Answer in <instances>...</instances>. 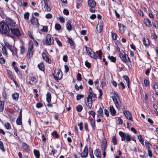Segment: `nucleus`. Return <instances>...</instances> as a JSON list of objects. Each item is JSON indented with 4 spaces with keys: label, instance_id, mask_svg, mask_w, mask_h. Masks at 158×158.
Instances as JSON below:
<instances>
[{
    "label": "nucleus",
    "instance_id": "a878e982",
    "mask_svg": "<svg viewBox=\"0 0 158 158\" xmlns=\"http://www.w3.org/2000/svg\"><path fill=\"white\" fill-rule=\"evenodd\" d=\"M67 38L68 40V42L69 43L71 46H73L75 44L74 41L71 38L67 37Z\"/></svg>",
    "mask_w": 158,
    "mask_h": 158
},
{
    "label": "nucleus",
    "instance_id": "72a5a7b5",
    "mask_svg": "<svg viewBox=\"0 0 158 158\" xmlns=\"http://www.w3.org/2000/svg\"><path fill=\"white\" fill-rule=\"evenodd\" d=\"M111 142H112L114 145L117 144V141L115 136H113L112 137Z\"/></svg>",
    "mask_w": 158,
    "mask_h": 158
},
{
    "label": "nucleus",
    "instance_id": "e433bc0d",
    "mask_svg": "<svg viewBox=\"0 0 158 158\" xmlns=\"http://www.w3.org/2000/svg\"><path fill=\"white\" fill-rule=\"evenodd\" d=\"M0 149L3 152L5 151V150L3 146V143L2 141H0Z\"/></svg>",
    "mask_w": 158,
    "mask_h": 158
},
{
    "label": "nucleus",
    "instance_id": "4c0bfd02",
    "mask_svg": "<svg viewBox=\"0 0 158 158\" xmlns=\"http://www.w3.org/2000/svg\"><path fill=\"white\" fill-rule=\"evenodd\" d=\"M44 8L45 10L48 12L50 11L51 10V7L49 6V5H44Z\"/></svg>",
    "mask_w": 158,
    "mask_h": 158
},
{
    "label": "nucleus",
    "instance_id": "f03ea898",
    "mask_svg": "<svg viewBox=\"0 0 158 158\" xmlns=\"http://www.w3.org/2000/svg\"><path fill=\"white\" fill-rule=\"evenodd\" d=\"M10 31H11V36L13 37H19L21 35V33L19 30L18 28H10ZM11 36V35H10Z\"/></svg>",
    "mask_w": 158,
    "mask_h": 158
},
{
    "label": "nucleus",
    "instance_id": "dca6fc26",
    "mask_svg": "<svg viewBox=\"0 0 158 158\" xmlns=\"http://www.w3.org/2000/svg\"><path fill=\"white\" fill-rule=\"evenodd\" d=\"M143 22L146 25L149 27H150L152 26L150 21L148 19H144Z\"/></svg>",
    "mask_w": 158,
    "mask_h": 158
},
{
    "label": "nucleus",
    "instance_id": "4d7b16f0",
    "mask_svg": "<svg viewBox=\"0 0 158 158\" xmlns=\"http://www.w3.org/2000/svg\"><path fill=\"white\" fill-rule=\"evenodd\" d=\"M43 104L40 102H38L36 104V107L38 108L43 107Z\"/></svg>",
    "mask_w": 158,
    "mask_h": 158
},
{
    "label": "nucleus",
    "instance_id": "7ed1b4c3",
    "mask_svg": "<svg viewBox=\"0 0 158 158\" xmlns=\"http://www.w3.org/2000/svg\"><path fill=\"white\" fill-rule=\"evenodd\" d=\"M53 76L54 78L56 80H58L61 79L62 77V73L59 69H56L54 71Z\"/></svg>",
    "mask_w": 158,
    "mask_h": 158
},
{
    "label": "nucleus",
    "instance_id": "473e14b6",
    "mask_svg": "<svg viewBox=\"0 0 158 158\" xmlns=\"http://www.w3.org/2000/svg\"><path fill=\"white\" fill-rule=\"evenodd\" d=\"M4 105V103L0 100V112H2L3 110Z\"/></svg>",
    "mask_w": 158,
    "mask_h": 158
},
{
    "label": "nucleus",
    "instance_id": "cd10ccee",
    "mask_svg": "<svg viewBox=\"0 0 158 158\" xmlns=\"http://www.w3.org/2000/svg\"><path fill=\"white\" fill-rule=\"evenodd\" d=\"M2 45V53L3 54H5L6 56H7V50H6V48L5 46L4 45Z\"/></svg>",
    "mask_w": 158,
    "mask_h": 158
},
{
    "label": "nucleus",
    "instance_id": "0eeeda50",
    "mask_svg": "<svg viewBox=\"0 0 158 158\" xmlns=\"http://www.w3.org/2000/svg\"><path fill=\"white\" fill-rule=\"evenodd\" d=\"M119 56L123 62L126 63H127L128 62L127 59V57H128L127 55L126 54L123 55L122 53L120 52L119 54Z\"/></svg>",
    "mask_w": 158,
    "mask_h": 158
},
{
    "label": "nucleus",
    "instance_id": "6e6552de",
    "mask_svg": "<svg viewBox=\"0 0 158 158\" xmlns=\"http://www.w3.org/2000/svg\"><path fill=\"white\" fill-rule=\"evenodd\" d=\"M30 20L32 25L37 26V27L39 26L38 21L37 18L32 16Z\"/></svg>",
    "mask_w": 158,
    "mask_h": 158
},
{
    "label": "nucleus",
    "instance_id": "a19ab883",
    "mask_svg": "<svg viewBox=\"0 0 158 158\" xmlns=\"http://www.w3.org/2000/svg\"><path fill=\"white\" fill-rule=\"evenodd\" d=\"M33 54V52L32 51H28L27 54V57L30 58Z\"/></svg>",
    "mask_w": 158,
    "mask_h": 158
},
{
    "label": "nucleus",
    "instance_id": "2eb2a0df",
    "mask_svg": "<svg viewBox=\"0 0 158 158\" xmlns=\"http://www.w3.org/2000/svg\"><path fill=\"white\" fill-rule=\"evenodd\" d=\"M94 154L97 158H101V154L99 149H96L94 151Z\"/></svg>",
    "mask_w": 158,
    "mask_h": 158
},
{
    "label": "nucleus",
    "instance_id": "13d9d810",
    "mask_svg": "<svg viewBox=\"0 0 158 158\" xmlns=\"http://www.w3.org/2000/svg\"><path fill=\"white\" fill-rule=\"evenodd\" d=\"M123 77L127 82V83H129L130 82V80L128 76L125 75L123 76Z\"/></svg>",
    "mask_w": 158,
    "mask_h": 158
},
{
    "label": "nucleus",
    "instance_id": "7c9ffc66",
    "mask_svg": "<svg viewBox=\"0 0 158 158\" xmlns=\"http://www.w3.org/2000/svg\"><path fill=\"white\" fill-rule=\"evenodd\" d=\"M7 72L11 79H13V78L14 77L12 72L10 70L8 69L7 70Z\"/></svg>",
    "mask_w": 158,
    "mask_h": 158
},
{
    "label": "nucleus",
    "instance_id": "2f4dec72",
    "mask_svg": "<svg viewBox=\"0 0 158 158\" xmlns=\"http://www.w3.org/2000/svg\"><path fill=\"white\" fill-rule=\"evenodd\" d=\"M96 53L98 55V57L99 58L101 59L102 57V53L101 50H99L98 51H97Z\"/></svg>",
    "mask_w": 158,
    "mask_h": 158
},
{
    "label": "nucleus",
    "instance_id": "bf43d9fd",
    "mask_svg": "<svg viewBox=\"0 0 158 158\" xmlns=\"http://www.w3.org/2000/svg\"><path fill=\"white\" fill-rule=\"evenodd\" d=\"M45 17L47 19H51L52 17V15L50 13H48L46 15Z\"/></svg>",
    "mask_w": 158,
    "mask_h": 158
},
{
    "label": "nucleus",
    "instance_id": "338daca9",
    "mask_svg": "<svg viewBox=\"0 0 158 158\" xmlns=\"http://www.w3.org/2000/svg\"><path fill=\"white\" fill-rule=\"evenodd\" d=\"M148 155L150 157H151L152 156V151L150 149H148Z\"/></svg>",
    "mask_w": 158,
    "mask_h": 158
},
{
    "label": "nucleus",
    "instance_id": "de8ad7c7",
    "mask_svg": "<svg viewBox=\"0 0 158 158\" xmlns=\"http://www.w3.org/2000/svg\"><path fill=\"white\" fill-rule=\"evenodd\" d=\"M89 115H91L94 119H95V115L96 114L95 111L93 110L90 111L89 113Z\"/></svg>",
    "mask_w": 158,
    "mask_h": 158
},
{
    "label": "nucleus",
    "instance_id": "a211bd4d",
    "mask_svg": "<svg viewBox=\"0 0 158 158\" xmlns=\"http://www.w3.org/2000/svg\"><path fill=\"white\" fill-rule=\"evenodd\" d=\"M71 21L70 20H68L66 22V27L67 29L69 31H71L72 29V27L71 24Z\"/></svg>",
    "mask_w": 158,
    "mask_h": 158
},
{
    "label": "nucleus",
    "instance_id": "680f3d73",
    "mask_svg": "<svg viewBox=\"0 0 158 158\" xmlns=\"http://www.w3.org/2000/svg\"><path fill=\"white\" fill-rule=\"evenodd\" d=\"M64 14L67 15H69V10L66 9H64L63 10Z\"/></svg>",
    "mask_w": 158,
    "mask_h": 158
},
{
    "label": "nucleus",
    "instance_id": "bb28decb",
    "mask_svg": "<svg viewBox=\"0 0 158 158\" xmlns=\"http://www.w3.org/2000/svg\"><path fill=\"white\" fill-rule=\"evenodd\" d=\"M108 59L111 60V61L114 63H115L116 61V57H114L113 56H108Z\"/></svg>",
    "mask_w": 158,
    "mask_h": 158
},
{
    "label": "nucleus",
    "instance_id": "09e8293b",
    "mask_svg": "<svg viewBox=\"0 0 158 158\" xmlns=\"http://www.w3.org/2000/svg\"><path fill=\"white\" fill-rule=\"evenodd\" d=\"M52 135L53 136H55L56 138H58L59 137L57 131H55L52 133Z\"/></svg>",
    "mask_w": 158,
    "mask_h": 158
},
{
    "label": "nucleus",
    "instance_id": "052dcab7",
    "mask_svg": "<svg viewBox=\"0 0 158 158\" xmlns=\"http://www.w3.org/2000/svg\"><path fill=\"white\" fill-rule=\"evenodd\" d=\"M5 60L3 57L0 58V63L1 64H4L5 63Z\"/></svg>",
    "mask_w": 158,
    "mask_h": 158
},
{
    "label": "nucleus",
    "instance_id": "c756f323",
    "mask_svg": "<svg viewBox=\"0 0 158 158\" xmlns=\"http://www.w3.org/2000/svg\"><path fill=\"white\" fill-rule=\"evenodd\" d=\"M13 99L15 100H17L18 99L19 97V95L18 93H15L12 95Z\"/></svg>",
    "mask_w": 158,
    "mask_h": 158
},
{
    "label": "nucleus",
    "instance_id": "39448f33",
    "mask_svg": "<svg viewBox=\"0 0 158 158\" xmlns=\"http://www.w3.org/2000/svg\"><path fill=\"white\" fill-rule=\"evenodd\" d=\"M45 42L46 44L48 45L53 44L54 40L51 35L49 34L46 35Z\"/></svg>",
    "mask_w": 158,
    "mask_h": 158
},
{
    "label": "nucleus",
    "instance_id": "423d86ee",
    "mask_svg": "<svg viewBox=\"0 0 158 158\" xmlns=\"http://www.w3.org/2000/svg\"><path fill=\"white\" fill-rule=\"evenodd\" d=\"M6 22L5 23L8 25V26H10V28L14 27L15 26V22L10 18H7L6 19Z\"/></svg>",
    "mask_w": 158,
    "mask_h": 158
},
{
    "label": "nucleus",
    "instance_id": "c85d7f7f",
    "mask_svg": "<svg viewBox=\"0 0 158 158\" xmlns=\"http://www.w3.org/2000/svg\"><path fill=\"white\" fill-rule=\"evenodd\" d=\"M85 105L86 106L89 107V109H91L92 106V100L91 99V101L89 102H85Z\"/></svg>",
    "mask_w": 158,
    "mask_h": 158
},
{
    "label": "nucleus",
    "instance_id": "393cba45",
    "mask_svg": "<svg viewBox=\"0 0 158 158\" xmlns=\"http://www.w3.org/2000/svg\"><path fill=\"white\" fill-rule=\"evenodd\" d=\"M143 43L146 47L148 46L149 44L148 39V38L145 39V38H144L143 40Z\"/></svg>",
    "mask_w": 158,
    "mask_h": 158
},
{
    "label": "nucleus",
    "instance_id": "1a4fd4ad",
    "mask_svg": "<svg viewBox=\"0 0 158 158\" xmlns=\"http://www.w3.org/2000/svg\"><path fill=\"white\" fill-rule=\"evenodd\" d=\"M88 154V148L87 146H85L83 152L81 154V156L82 158H86Z\"/></svg>",
    "mask_w": 158,
    "mask_h": 158
},
{
    "label": "nucleus",
    "instance_id": "58836bf2",
    "mask_svg": "<svg viewBox=\"0 0 158 158\" xmlns=\"http://www.w3.org/2000/svg\"><path fill=\"white\" fill-rule=\"evenodd\" d=\"M76 109L78 112H80L82 111L83 109V107L81 105H79L77 106Z\"/></svg>",
    "mask_w": 158,
    "mask_h": 158
},
{
    "label": "nucleus",
    "instance_id": "774afa93",
    "mask_svg": "<svg viewBox=\"0 0 158 158\" xmlns=\"http://www.w3.org/2000/svg\"><path fill=\"white\" fill-rule=\"evenodd\" d=\"M92 51V50L90 48H86V52L88 55L91 54V51Z\"/></svg>",
    "mask_w": 158,
    "mask_h": 158
},
{
    "label": "nucleus",
    "instance_id": "79ce46f5",
    "mask_svg": "<svg viewBox=\"0 0 158 158\" xmlns=\"http://www.w3.org/2000/svg\"><path fill=\"white\" fill-rule=\"evenodd\" d=\"M83 94H78L77 96V100L78 101L81 98L84 97Z\"/></svg>",
    "mask_w": 158,
    "mask_h": 158
},
{
    "label": "nucleus",
    "instance_id": "6e6d98bb",
    "mask_svg": "<svg viewBox=\"0 0 158 158\" xmlns=\"http://www.w3.org/2000/svg\"><path fill=\"white\" fill-rule=\"evenodd\" d=\"M152 86L155 89H158V84L156 82L153 83Z\"/></svg>",
    "mask_w": 158,
    "mask_h": 158
},
{
    "label": "nucleus",
    "instance_id": "5fc2aeb1",
    "mask_svg": "<svg viewBox=\"0 0 158 158\" xmlns=\"http://www.w3.org/2000/svg\"><path fill=\"white\" fill-rule=\"evenodd\" d=\"M152 24L153 26L156 28L158 27V22L155 20L154 21L152 22Z\"/></svg>",
    "mask_w": 158,
    "mask_h": 158
},
{
    "label": "nucleus",
    "instance_id": "0e129e2a",
    "mask_svg": "<svg viewBox=\"0 0 158 158\" xmlns=\"http://www.w3.org/2000/svg\"><path fill=\"white\" fill-rule=\"evenodd\" d=\"M77 80L78 81H81L82 79V78H81V74L78 73L77 75Z\"/></svg>",
    "mask_w": 158,
    "mask_h": 158
},
{
    "label": "nucleus",
    "instance_id": "f257e3e1",
    "mask_svg": "<svg viewBox=\"0 0 158 158\" xmlns=\"http://www.w3.org/2000/svg\"><path fill=\"white\" fill-rule=\"evenodd\" d=\"M10 28L6 23L4 22H0V33L11 37H12L10 34Z\"/></svg>",
    "mask_w": 158,
    "mask_h": 158
},
{
    "label": "nucleus",
    "instance_id": "5701e85b",
    "mask_svg": "<svg viewBox=\"0 0 158 158\" xmlns=\"http://www.w3.org/2000/svg\"><path fill=\"white\" fill-rule=\"evenodd\" d=\"M90 123L93 130H95V119H92V120H91Z\"/></svg>",
    "mask_w": 158,
    "mask_h": 158
},
{
    "label": "nucleus",
    "instance_id": "6ab92c4d",
    "mask_svg": "<svg viewBox=\"0 0 158 158\" xmlns=\"http://www.w3.org/2000/svg\"><path fill=\"white\" fill-rule=\"evenodd\" d=\"M23 147V149L26 152H29L30 150V148L29 145H27L25 143H22Z\"/></svg>",
    "mask_w": 158,
    "mask_h": 158
},
{
    "label": "nucleus",
    "instance_id": "c03bdc74",
    "mask_svg": "<svg viewBox=\"0 0 158 158\" xmlns=\"http://www.w3.org/2000/svg\"><path fill=\"white\" fill-rule=\"evenodd\" d=\"M29 14L28 12H27L24 14V18L26 20H28L29 18Z\"/></svg>",
    "mask_w": 158,
    "mask_h": 158
},
{
    "label": "nucleus",
    "instance_id": "aec40b11",
    "mask_svg": "<svg viewBox=\"0 0 158 158\" xmlns=\"http://www.w3.org/2000/svg\"><path fill=\"white\" fill-rule=\"evenodd\" d=\"M110 110L111 114L112 115L115 116L116 115V110L112 106L110 107Z\"/></svg>",
    "mask_w": 158,
    "mask_h": 158
},
{
    "label": "nucleus",
    "instance_id": "412c9836",
    "mask_svg": "<svg viewBox=\"0 0 158 158\" xmlns=\"http://www.w3.org/2000/svg\"><path fill=\"white\" fill-rule=\"evenodd\" d=\"M38 67L39 69L42 71H44L45 70V66L43 62H41L38 64Z\"/></svg>",
    "mask_w": 158,
    "mask_h": 158
},
{
    "label": "nucleus",
    "instance_id": "864d4df0",
    "mask_svg": "<svg viewBox=\"0 0 158 158\" xmlns=\"http://www.w3.org/2000/svg\"><path fill=\"white\" fill-rule=\"evenodd\" d=\"M25 51V49L24 47L22 46L20 47V53L22 54H23V53Z\"/></svg>",
    "mask_w": 158,
    "mask_h": 158
},
{
    "label": "nucleus",
    "instance_id": "ddd939ff",
    "mask_svg": "<svg viewBox=\"0 0 158 158\" xmlns=\"http://www.w3.org/2000/svg\"><path fill=\"white\" fill-rule=\"evenodd\" d=\"M22 110H21L20 111L19 115V117L16 120V123L18 125H21L22 124Z\"/></svg>",
    "mask_w": 158,
    "mask_h": 158
},
{
    "label": "nucleus",
    "instance_id": "4be33fe9",
    "mask_svg": "<svg viewBox=\"0 0 158 158\" xmlns=\"http://www.w3.org/2000/svg\"><path fill=\"white\" fill-rule=\"evenodd\" d=\"M51 96L50 92H48L46 94V100L48 103L51 102Z\"/></svg>",
    "mask_w": 158,
    "mask_h": 158
},
{
    "label": "nucleus",
    "instance_id": "9b49d317",
    "mask_svg": "<svg viewBox=\"0 0 158 158\" xmlns=\"http://www.w3.org/2000/svg\"><path fill=\"white\" fill-rule=\"evenodd\" d=\"M114 96H113L112 97V99L113 100L115 103L116 106V107H117V106H119L118 102L116 98V97H117L118 98H119L118 97V93L116 92H114Z\"/></svg>",
    "mask_w": 158,
    "mask_h": 158
},
{
    "label": "nucleus",
    "instance_id": "f8f14e48",
    "mask_svg": "<svg viewBox=\"0 0 158 158\" xmlns=\"http://www.w3.org/2000/svg\"><path fill=\"white\" fill-rule=\"evenodd\" d=\"M42 55L43 58L46 62L49 64H51V60L49 59L48 56L47 55L46 53L43 52Z\"/></svg>",
    "mask_w": 158,
    "mask_h": 158
},
{
    "label": "nucleus",
    "instance_id": "4468645a",
    "mask_svg": "<svg viewBox=\"0 0 158 158\" xmlns=\"http://www.w3.org/2000/svg\"><path fill=\"white\" fill-rule=\"evenodd\" d=\"M88 5L91 7H94L96 6V2L94 0H89L88 1Z\"/></svg>",
    "mask_w": 158,
    "mask_h": 158
},
{
    "label": "nucleus",
    "instance_id": "20e7f679",
    "mask_svg": "<svg viewBox=\"0 0 158 158\" xmlns=\"http://www.w3.org/2000/svg\"><path fill=\"white\" fill-rule=\"evenodd\" d=\"M119 135L121 137V140L123 141L126 139L127 141H130L131 140V136L128 134H126L122 131H119Z\"/></svg>",
    "mask_w": 158,
    "mask_h": 158
},
{
    "label": "nucleus",
    "instance_id": "b1692460",
    "mask_svg": "<svg viewBox=\"0 0 158 158\" xmlns=\"http://www.w3.org/2000/svg\"><path fill=\"white\" fill-rule=\"evenodd\" d=\"M34 153L36 158H40V155L39 151L36 149H34Z\"/></svg>",
    "mask_w": 158,
    "mask_h": 158
},
{
    "label": "nucleus",
    "instance_id": "603ef678",
    "mask_svg": "<svg viewBox=\"0 0 158 158\" xmlns=\"http://www.w3.org/2000/svg\"><path fill=\"white\" fill-rule=\"evenodd\" d=\"M85 66L88 68H89L91 67V64L88 62V60L85 61Z\"/></svg>",
    "mask_w": 158,
    "mask_h": 158
},
{
    "label": "nucleus",
    "instance_id": "37998d69",
    "mask_svg": "<svg viewBox=\"0 0 158 158\" xmlns=\"http://www.w3.org/2000/svg\"><path fill=\"white\" fill-rule=\"evenodd\" d=\"M111 35L112 38L113 40H116L117 39V35L115 33H114L112 32H111Z\"/></svg>",
    "mask_w": 158,
    "mask_h": 158
},
{
    "label": "nucleus",
    "instance_id": "f704fd0d",
    "mask_svg": "<svg viewBox=\"0 0 158 158\" xmlns=\"http://www.w3.org/2000/svg\"><path fill=\"white\" fill-rule=\"evenodd\" d=\"M11 52H12V55H17V49L15 47H14Z\"/></svg>",
    "mask_w": 158,
    "mask_h": 158
},
{
    "label": "nucleus",
    "instance_id": "69168bd1",
    "mask_svg": "<svg viewBox=\"0 0 158 158\" xmlns=\"http://www.w3.org/2000/svg\"><path fill=\"white\" fill-rule=\"evenodd\" d=\"M60 22L61 23H64L65 22V20L64 18L62 17H60L59 18Z\"/></svg>",
    "mask_w": 158,
    "mask_h": 158
},
{
    "label": "nucleus",
    "instance_id": "3c124183",
    "mask_svg": "<svg viewBox=\"0 0 158 158\" xmlns=\"http://www.w3.org/2000/svg\"><path fill=\"white\" fill-rule=\"evenodd\" d=\"M144 83L145 86L146 87L148 86L149 85V83L147 79H144Z\"/></svg>",
    "mask_w": 158,
    "mask_h": 158
},
{
    "label": "nucleus",
    "instance_id": "a18cd8bd",
    "mask_svg": "<svg viewBox=\"0 0 158 158\" xmlns=\"http://www.w3.org/2000/svg\"><path fill=\"white\" fill-rule=\"evenodd\" d=\"M138 139L139 141L140 142V143H141V144L143 145V138H142V136L141 135H139L138 136Z\"/></svg>",
    "mask_w": 158,
    "mask_h": 158
},
{
    "label": "nucleus",
    "instance_id": "c9c22d12",
    "mask_svg": "<svg viewBox=\"0 0 158 158\" xmlns=\"http://www.w3.org/2000/svg\"><path fill=\"white\" fill-rule=\"evenodd\" d=\"M55 28L56 30H60L61 29V27L59 24L56 23L55 25Z\"/></svg>",
    "mask_w": 158,
    "mask_h": 158
},
{
    "label": "nucleus",
    "instance_id": "49530a36",
    "mask_svg": "<svg viewBox=\"0 0 158 158\" xmlns=\"http://www.w3.org/2000/svg\"><path fill=\"white\" fill-rule=\"evenodd\" d=\"M98 26L99 27V29H98V27H97H97L96 29H97V31L98 32L100 33L102 32V29H103V26Z\"/></svg>",
    "mask_w": 158,
    "mask_h": 158
},
{
    "label": "nucleus",
    "instance_id": "e2e57ef3",
    "mask_svg": "<svg viewBox=\"0 0 158 158\" xmlns=\"http://www.w3.org/2000/svg\"><path fill=\"white\" fill-rule=\"evenodd\" d=\"M42 31L44 32H47L48 31V27L47 26H44Z\"/></svg>",
    "mask_w": 158,
    "mask_h": 158
},
{
    "label": "nucleus",
    "instance_id": "ea45409f",
    "mask_svg": "<svg viewBox=\"0 0 158 158\" xmlns=\"http://www.w3.org/2000/svg\"><path fill=\"white\" fill-rule=\"evenodd\" d=\"M145 143L146 147L147 148L148 150V149H150V145L151 146L152 144H150V143L147 140L145 141Z\"/></svg>",
    "mask_w": 158,
    "mask_h": 158
},
{
    "label": "nucleus",
    "instance_id": "f3484780",
    "mask_svg": "<svg viewBox=\"0 0 158 158\" xmlns=\"http://www.w3.org/2000/svg\"><path fill=\"white\" fill-rule=\"evenodd\" d=\"M103 110L100 107L99 110L97 111V117L98 118H101L103 117Z\"/></svg>",
    "mask_w": 158,
    "mask_h": 158
},
{
    "label": "nucleus",
    "instance_id": "9d476101",
    "mask_svg": "<svg viewBox=\"0 0 158 158\" xmlns=\"http://www.w3.org/2000/svg\"><path fill=\"white\" fill-rule=\"evenodd\" d=\"M123 113L127 118L128 120L133 121L132 118L131 113L128 110L124 111Z\"/></svg>",
    "mask_w": 158,
    "mask_h": 158
},
{
    "label": "nucleus",
    "instance_id": "8fccbe9b",
    "mask_svg": "<svg viewBox=\"0 0 158 158\" xmlns=\"http://www.w3.org/2000/svg\"><path fill=\"white\" fill-rule=\"evenodd\" d=\"M5 127L6 129L7 130L10 129L11 128V127L10 123H7L5 125Z\"/></svg>",
    "mask_w": 158,
    "mask_h": 158
}]
</instances>
